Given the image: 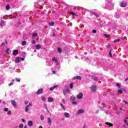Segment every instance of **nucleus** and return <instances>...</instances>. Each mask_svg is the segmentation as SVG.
Here are the masks:
<instances>
[{"mask_svg": "<svg viewBox=\"0 0 128 128\" xmlns=\"http://www.w3.org/2000/svg\"><path fill=\"white\" fill-rule=\"evenodd\" d=\"M24 62V58H20L19 56L16 57L15 58V62L16 64H18L20 62Z\"/></svg>", "mask_w": 128, "mask_h": 128, "instance_id": "obj_1", "label": "nucleus"}, {"mask_svg": "<svg viewBox=\"0 0 128 128\" xmlns=\"http://www.w3.org/2000/svg\"><path fill=\"white\" fill-rule=\"evenodd\" d=\"M32 106V102H30L27 105L25 108L24 110L26 112H28V108H30V107Z\"/></svg>", "mask_w": 128, "mask_h": 128, "instance_id": "obj_2", "label": "nucleus"}, {"mask_svg": "<svg viewBox=\"0 0 128 128\" xmlns=\"http://www.w3.org/2000/svg\"><path fill=\"white\" fill-rule=\"evenodd\" d=\"M44 92V90L42 88L38 89V90L36 92L37 94H42V92Z\"/></svg>", "mask_w": 128, "mask_h": 128, "instance_id": "obj_3", "label": "nucleus"}, {"mask_svg": "<svg viewBox=\"0 0 128 128\" xmlns=\"http://www.w3.org/2000/svg\"><path fill=\"white\" fill-rule=\"evenodd\" d=\"M62 92L64 96H66V92H68V93L70 92V89L68 88H67L66 90H64Z\"/></svg>", "mask_w": 128, "mask_h": 128, "instance_id": "obj_4", "label": "nucleus"}, {"mask_svg": "<svg viewBox=\"0 0 128 128\" xmlns=\"http://www.w3.org/2000/svg\"><path fill=\"white\" fill-rule=\"evenodd\" d=\"M96 86L94 85H92L91 86V87L90 88L92 92H96Z\"/></svg>", "mask_w": 128, "mask_h": 128, "instance_id": "obj_5", "label": "nucleus"}, {"mask_svg": "<svg viewBox=\"0 0 128 128\" xmlns=\"http://www.w3.org/2000/svg\"><path fill=\"white\" fill-rule=\"evenodd\" d=\"M76 98H78V100H82V94L80 93L76 96Z\"/></svg>", "mask_w": 128, "mask_h": 128, "instance_id": "obj_6", "label": "nucleus"}, {"mask_svg": "<svg viewBox=\"0 0 128 128\" xmlns=\"http://www.w3.org/2000/svg\"><path fill=\"white\" fill-rule=\"evenodd\" d=\"M84 110H78L76 114H84Z\"/></svg>", "mask_w": 128, "mask_h": 128, "instance_id": "obj_7", "label": "nucleus"}, {"mask_svg": "<svg viewBox=\"0 0 128 128\" xmlns=\"http://www.w3.org/2000/svg\"><path fill=\"white\" fill-rule=\"evenodd\" d=\"M48 123L50 126H51L52 124V118H50V117L48 118Z\"/></svg>", "mask_w": 128, "mask_h": 128, "instance_id": "obj_8", "label": "nucleus"}, {"mask_svg": "<svg viewBox=\"0 0 128 128\" xmlns=\"http://www.w3.org/2000/svg\"><path fill=\"white\" fill-rule=\"evenodd\" d=\"M11 104L12 106H14V108H16V101L14 100H11Z\"/></svg>", "mask_w": 128, "mask_h": 128, "instance_id": "obj_9", "label": "nucleus"}, {"mask_svg": "<svg viewBox=\"0 0 128 128\" xmlns=\"http://www.w3.org/2000/svg\"><path fill=\"white\" fill-rule=\"evenodd\" d=\"M126 4H127L126 2H122L120 4V6L121 8H126Z\"/></svg>", "mask_w": 128, "mask_h": 128, "instance_id": "obj_10", "label": "nucleus"}, {"mask_svg": "<svg viewBox=\"0 0 128 128\" xmlns=\"http://www.w3.org/2000/svg\"><path fill=\"white\" fill-rule=\"evenodd\" d=\"M73 80H82V77L80 76H77L74 77L73 78Z\"/></svg>", "mask_w": 128, "mask_h": 128, "instance_id": "obj_11", "label": "nucleus"}, {"mask_svg": "<svg viewBox=\"0 0 128 128\" xmlns=\"http://www.w3.org/2000/svg\"><path fill=\"white\" fill-rule=\"evenodd\" d=\"M58 88V85H55V86H54L53 87H51V88H50V90L52 91V90H54V88Z\"/></svg>", "mask_w": 128, "mask_h": 128, "instance_id": "obj_12", "label": "nucleus"}, {"mask_svg": "<svg viewBox=\"0 0 128 128\" xmlns=\"http://www.w3.org/2000/svg\"><path fill=\"white\" fill-rule=\"evenodd\" d=\"M33 124L32 121L30 120L28 122V126H32Z\"/></svg>", "mask_w": 128, "mask_h": 128, "instance_id": "obj_13", "label": "nucleus"}, {"mask_svg": "<svg viewBox=\"0 0 128 128\" xmlns=\"http://www.w3.org/2000/svg\"><path fill=\"white\" fill-rule=\"evenodd\" d=\"M18 54V50H14L13 52L14 56H16V54Z\"/></svg>", "mask_w": 128, "mask_h": 128, "instance_id": "obj_14", "label": "nucleus"}, {"mask_svg": "<svg viewBox=\"0 0 128 128\" xmlns=\"http://www.w3.org/2000/svg\"><path fill=\"white\" fill-rule=\"evenodd\" d=\"M48 102H54V98H48Z\"/></svg>", "mask_w": 128, "mask_h": 128, "instance_id": "obj_15", "label": "nucleus"}, {"mask_svg": "<svg viewBox=\"0 0 128 128\" xmlns=\"http://www.w3.org/2000/svg\"><path fill=\"white\" fill-rule=\"evenodd\" d=\"M6 44H8V41L6 40H5V42H2L1 44V46H4Z\"/></svg>", "mask_w": 128, "mask_h": 128, "instance_id": "obj_16", "label": "nucleus"}, {"mask_svg": "<svg viewBox=\"0 0 128 128\" xmlns=\"http://www.w3.org/2000/svg\"><path fill=\"white\" fill-rule=\"evenodd\" d=\"M76 96H70V100H76Z\"/></svg>", "mask_w": 128, "mask_h": 128, "instance_id": "obj_17", "label": "nucleus"}, {"mask_svg": "<svg viewBox=\"0 0 128 128\" xmlns=\"http://www.w3.org/2000/svg\"><path fill=\"white\" fill-rule=\"evenodd\" d=\"M106 124L107 126H110H110H114V124H112L108 122H106Z\"/></svg>", "mask_w": 128, "mask_h": 128, "instance_id": "obj_18", "label": "nucleus"}, {"mask_svg": "<svg viewBox=\"0 0 128 128\" xmlns=\"http://www.w3.org/2000/svg\"><path fill=\"white\" fill-rule=\"evenodd\" d=\"M35 48L36 50H40V44H36L35 46Z\"/></svg>", "mask_w": 128, "mask_h": 128, "instance_id": "obj_19", "label": "nucleus"}, {"mask_svg": "<svg viewBox=\"0 0 128 128\" xmlns=\"http://www.w3.org/2000/svg\"><path fill=\"white\" fill-rule=\"evenodd\" d=\"M64 116H65L66 118H70V114H68V112H65Z\"/></svg>", "mask_w": 128, "mask_h": 128, "instance_id": "obj_20", "label": "nucleus"}, {"mask_svg": "<svg viewBox=\"0 0 128 128\" xmlns=\"http://www.w3.org/2000/svg\"><path fill=\"white\" fill-rule=\"evenodd\" d=\"M69 14H72V16H76V14L72 12H69Z\"/></svg>", "mask_w": 128, "mask_h": 128, "instance_id": "obj_21", "label": "nucleus"}, {"mask_svg": "<svg viewBox=\"0 0 128 128\" xmlns=\"http://www.w3.org/2000/svg\"><path fill=\"white\" fill-rule=\"evenodd\" d=\"M108 56H110V58H112V50H110L109 52Z\"/></svg>", "mask_w": 128, "mask_h": 128, "instance_id": "obj_22", "label": "nucleus"}, {"mask_svg": "<svg viewBox=\"0 0 128 128\" xmlns=\"http://www.w3.org/2000/svg\"><path fill=\"white\" fill-rule=\"evenodd\" d=\"M10 5L9 4L6 5V10H10Z\"/></svg>", "mask_w": 128, "mask_h": 128, "instance_id": "obj_23", "label": "nucleus"}, {"mask_svg": "<svg viewBox=\"0 0 128 128\" xmlns=\"http://www.w3.org/2000/svg\"><path fill=\"white\" fill-rule=\"evenodd\" d=\"M49 26H54V22H51L49 23Z\"/></svg>", "mask_w": 128, "mask_h": 128, "instance_id": "obj_24", "label": "nucleus"}, {"mask_svg": "<svg viewBox=\"0 0 128 128\" xmlns=\"http://www.w3.org/2000/svg\"><path fill=\"white\" fill-rule=\"evenodd\" d=\"M37 36H38V34L36 33H34L32 36V38H34V37Z\"/></svg>", "mask_w": 128, "mask_h": 128, "instance_id": "obj_25", "label": "nucleus"}, {"mask_svg": "<svg viewBox=\"0 0 128 128\" xmlns=\"http://www.w3.org/2000/svg\"><path fill=\"white\" fill-rule=\"evenodd\" d=\"M26 41H22V46H26Z\"/></svg>", "mask_w": 128, "mask_h": 128, "instance_id": "obj_26", "label": "nucleus"}, {"mask_svg": "<svg viewBox=\"0 0 128 128\" xmlns=\"http://www.w3.org/2000/svg\"><path fill=\"white\" fill-rule=\"evenodd\" d=\"M60 106L62 108L65 110L66 108L64 107V104H60Z\"/></svg>", "mask_w": 128, "mask_h": 128, "instance_id": "obj_27", "label": "nucleus"}, {"mask_svg": "<svg viewBox=\"0 0 128 128\" xmlns=\"http://www.w3.org/2000/svg\"><path fill=\"white\" fill-rule=\"evenodd\" d=\"M32 44H36V40H32Z\"/></svg>", "mask_w": 128, "mask_h": 128, "instance_id": "obj_28", "label": "nucleus"}, {"mask_svg": "<svg viewBox=\"0 0 128 128\" xmlns=\"http://www.w3.org/2000/svg\"><path fill=\"white\" fill-rule=\"evenodd\" d=\"M70 88L72 89L74 88V83H71L70 86Z\"/></svg>", "mask_w": 128, "mask_h": 128, "instance_id": "obj_29", "label": "nucleus"}, {"mask_svg": "<svg viewBox=\"0 0 128 128\" xmlns=\"http://www.w3.org/2000/svg\"><path fill=\"white\" fill-rule=\"evenodd\" d=\"M120 39H117V40H114L113 42H120Z\"/></svg>", "mask_w": 128, "mask_h": 128, "instance_id": "obj_30", "label": "nucleus"}, {"mask_svg": "<svg viewBox=\"0 0 128 128\" xmlns=\"http://www.w3.org/2000/svg\"><path fill=\"white\" fill-rule=\"evenodd\" d=\"M92 14H94V16H96V18H98V15L96 14L95 12H92Z\"/></svg>", "mask_w": 128, "mask_h": 128, "instance_id": "obj_31", "label": "nucleus"}, {"mask_svg": "<svg viewBox=\"0 0 128 128\" xmlns=\"http://www.w3.org/2000/svg\"><path fill=\"white\" fill-rule=\"evenodd\" d=\"M118 92L119 94H122V90H120V89H118Z\"/></svg>", "mask_w": 128, "mask_h": 128, "instance_id": "obj_32", "label": "nucleus"}, {"mask_svg": "<svg viewBox=\"0 0 128 128\" xmlns=\"http://www.w3.org/2000/svg\"><path fill=\"white\" fill-rule=\"evenodd\" d=\"M41 100H42L43 102H46V97L42 96V97L41 98Z\"/></svg>", "mask_w": 128, "mask_h": 128, "instance_id": "obj_33", "label": "nucleus"}, {"mask_svg": "<svg viewBox=\"0 0 128 128\" xmlns=\"http://www.w3.org/2000/svg\"><path fill=\"white\" fill-rule=\"evenodd\" d=\"M52 62H58V60H56V59L54 58L52 59Z\"/></svg>", "mask_w": 128, "mask_h": 128, "instance_id": "obj_34", "label": "nucleus"}, {"mask_svg": "<svg viewBox=\"0 0 128 128\" xmlns=\"http://www.w3.org/2000/svg\"><path fill=\"white\" fill-rule=\"evenodd\" d=\"M92 34H96V30H92Z\"/></svg>", "mask_w": 128, "mask_h": 128, "instance_id": "obj_35", "label": "nucleus"}, {"mask_svg": "<svg viewBox=\"0 0 128 128\" xmlns=\"http://www.w3.org/2000/svg\"><path fill=\"white\" fill-rule=\"evenodd\" d=\"M40 118V120H44V116L42 115Z\"/></svg>", "mask_w": 128, "mask_h": 128, "instance_id": "obj_36", "label": "nucleus"}, {"mask_svg": "<svg viewBox=\"0 0 128 128\" xmlns=\"http://www.w3.org/2000/svg\"><path fill=\"white\" fill-rule=\"evenodd\" d=\"M104 36H105V38H109V36H110V35H108V34H104Z\"/></svg>", "mask_w": 128, "mask_h": 128, "instance_id": "obj_37", "label": "nucleus"}, {"mask_svg": "<svg viewBox=\"0 0 128 128\" xmlns=\"http://www.w3.org/2000/svg\"><path fill=\"white\" fill-rule=\"evenodd\" d=\"M72 104H78V102L76 101L72 102Z\"/></svg>", "mask_w": 128, "mask_h": 128, "instance_id": "obj_38", "label": "nucleus"}, {"mask_svg": "<svg viewBox=\"0 0 128 128\" xmlns=\"http://www.w3.org/2000/svg\"><path fill=\"white\" fill-rule=\"evenodd\" d=\"M24 128V124H20L19 126V128Z\"/></svg>", "mask_w": 128, "mask_h": 128, "instance_id": "obj_39", "label": "nucleus"}, {"mask_svg": "<svg viewBox=\"0 0 128 128\" xmlns=\"http://www.w3.org/2000/svg\"><path fill=\"white\" fill-rule=\"evenodd\" d=\"M58 52H62V48H58Z\"/></svg>", "mask_w": 128, "mask_h": 128, "instance_id": "obj_40", "label": "nucleus"}, {"mask_svg": "<svg viewBox=\"0 0 128 128\" xmlns=\"http://www.w3.org/2000/svg\"><path fill=\"white\" fill-rule=\"evenodd\" d=\"M4 112H8V108H5L4 110Z\"/></svg>", "mask_w": 128, "mask_h": 128, "instance_id": "obj_41", "label": "nucleus"}, {"mask_svg": "<svg viewBox=\"0 0 128 128\" xmlns=\"http://www.w3.org/2000/svg\"><path fill=\"white\" fill-rule=\"evenodd\" d=\"M8 114L9 116L12 114V111L10 110L8 112Z\"/></svg>", "mask_w": 128, "mask_h": 128, "instance_id": "obj_42", "label": "nucleus"}, {"mask_svg": "<svg viewBox=\"0 0 128 128\" xmlns=\"http://www.w3.org/2000/svg\"><path fill=\"white\" fill-rule=\"evenodd\" d=\"M116 85V86H118V88H120V84L117 83Z\"/></svg>", "mask_w": 128, "mask_h": 128, "instance_id": "obj_43", "label": "nucleus"}, {"mask_svg": "<svg viewBox=\"0 0 128 128\" xmlns=\"http://www.w3.org/2000/svg\"><path fill=\"white\" fill-rule=\"evenodd\" d=\"M24 104L26 106L28 104V100L24 101Z\"/></svg>", "mask_w": 128, "mask_h": 128, "instance_id": "obj_44", "label": "nucleus"}, {"mask_svg": "<svg viewBox=\"0 0 128 128\" xmlns=\"http://www.w3.org/2000/svg\"><path fill=\"white\" fill-rule=\"evenodd\" d=\"M107 48H110V44H107Z\"/></svg>", "mask_w": 128, "mask_h": 128, "instance_id": "obj_45", "label": "nucleus"}, {"mask_svg": "<svg viewBox=\"0 0 128 128\" xmlns=\"http://www.w3.org/2000/svg\"><path fill=\"white\" fill-rule=\"evenodd\" d=\"M16 82H20V80L19 79H18V78H16Z\"/></svg>", "mask_w": 128, "mask_h": 128, "instance_id": "obj_46", "label": "nucleus"}, {"mask_svg": "<svg viewBox=\"0 0 128 128\" xmlns=\"http://www.w3.org/2000/svg\"><path fill=\"white\" fill-rule=\"evenodd\" d=\"M22 122H26V120H24V118H22Z\"/></svg>", "mask_w": 128, "mask_h": 128, "instance_id": "obj_47", "label": "nucleus"}, {"mask_svg": "<svg viewBox=\"0 0 128 128\" xmlns=\"http://www.w3.org/2000/svg\"><path fill=\"white\" fill-rule=\"evenodd\" d=\"M102 106H103V108H104V106H106V104L104 103H102Z\"/></svg>", "mask_w": 128, "mask_h": 128, "instance_id": "obj_48", "label": "nucleus"}, {"mask_svg": "<svg viewBox=\"0 0 128 128\" xmlns=\"http://www.w3.org/2000/svg\"><path fill=\"white\" fill-rule=\"evenodd\" d=\"M124 122L125 124H128V122H127V121H126V120H124Z\"/></svg>", "mask_w": 128, "mask_h": 128, "instance_id": "obj_49", "label": "nucleus"}, {"mask_svg": "<svg viewBox=\"0 0 128 128\" xmlns=\"http://www.w3.org/2000/svg\"><path fill=\"white\" fill-rule=\"evenodd\" d=\"M10 50V49H7L6 50V54H8V51Z\"/></svg>", "mask_w": 128, "mask_h": 128, "instance_id": "obj_50", "label": "nucleus"}, {"mask_svg": "<svg viewBox=\"0 0 128 128\" xmlns=\"http://www.w3.org/2000/svg\"><path fill=\"white\" fill-rule=\"evenodd\" d=\"M14 84V83H10L8 84L9 86H12Z\"/></svg>", "mask_w": 128, "mask_h": 128, "instance_id": "obj_51", "label": "nucleus"}, {"mask_svg": "<svg viewBox=\"0 0 128 128\" xmlns=\"http://www.w3.org/2000/svg\"><path fill=\"white\" fill-rule=\"evenodd\" d=\"M52 74H56V71H54V70H52Z\"/></svg>", "mask_w": 128, "mask_h": 128, "instance_id": "obj_52", "label": "nucleus"}, {"mask_svg": "<svg viewBox=\"0 0 128 128\" xmlns=\"http://www.w3.org/2000/svg\"><path fill=\"white\" fill-rule=\"evenodd\" d=\"M124 104H128V102L126 101V100H124Z\"/></svg>", "mask_w": 128, "mask_h": 128, "instance_id": "obj_53", "label": "nucleus"}, {"mask_svg": "<svg viewBox=\"0 0 128 128\" xmlns=\"http://www.w3.org/2000/svg\"><path fill=\"white\" fill-rule=\"evenodd\" d=\"M38 128H42V126H40L38 127Z\"/></svg>", "mask_w": 128, "mask_h": 128, "instance_id": "obj_54", "label": "nucleus"}, {"mask_svg": "<svg viewBox=\"0 0 128 128\" xmlns=\"http://www.w3.org/2000/svg\"><path fill=\"white\" fill-rule=\"evenodd\" d=\"M24 128H28V127L26 126H24Z\"/></svg>", "mask_w": 128, "mask_h": 128, "instance_id": "obj_55", "label": "nucleus"}, {"mask_svg": "<svg viewBox=\"0 0 128 128\" xmlns=\"http://www.w3.org/2000/svg\"><path fill=\"white\" fill-rule=\"evenodd\" d=\"M52 36H55L54 34H52Z\"/></svg>", "mask_w": 128, "mask_h": 128, "instance_id": "obj_56", "label": "nucleus"}, {"mask_svg": "<svg viewBox=\"0 0 128 128\" xmlns=\"http://www.w3.org/2000/svg\"><path fill=\"white\" fill-rule=\"evenodd\" d=\"M3 104H6V102H3Z\"/></svg>", "mask_w": 128, "mask_h": 128, "instance_id": "obj_57", "label": "nucleus"}, {"mask_svg": "<svg viewBox=\"0 0 128 128\" xmlns=\"http://www.w3.org/2000/svg\"><path fill=\"white\" fill-rule=\"evenodd\" d=\"M82 28V26H80V28Z\"/></svg>", "mask_w": 128, "mask_h": 128, "instance_id": "obj_58", "label": "nucleus"}, {"mask_svg": "<svg viewBox=\"0 0 128 128\" xmlns=\"http://www.w3.org/2000/svg\"><path fill=\"white\" fill-rule=\"evenodd\" d=\"M126 118V120H128V117Z\"/></svg>", "mask_w": 128, "mask_h": 128, "instance_id": "obj_59", "label": "nucleus"}, {"mask_svg": "<svg viewBox=\"0 0 128 128\" xmlns=\"http://www.w3.org/2000/svg\"><path fill=\"white\" fill-rule=\"evenodd\" d=\"M124 38L122 37V38Z\"/></svg>", "mask_w": 128, "mask_h": 128, "instance_id": "obj_60", "label": "nucleus"}, {"mask_svg": "<svg viewBox=\"0 0 128 128\" xmlns=\"http://www.w3.org/2000/svg\"><path fill=\"white\" fill-rule=\"evenodd\" d=\"M120 110H122V108H120Z\"/></svg>", "mask_w": 128, "mask_h": 128, "instance_id": "obj_61", "label": "nucleus"}, {"mask_svg": "<svg viewBox=\"0 0 128 128\" xmlns=\"http://www.w3.org/2000/svg\"><path fill=\"white\" fill-rule=\"evenodd\" d=\"M96 80H98V78H96Z\"/></svg>", "mask_w": 128, "mask_h": 128, "instance_id": "obj_62", "label": "nucleus"}, {"mask_svg": "<svg viewBox=\"0 0 128 128\" xmlns=\"http://www.w3.org/2000/svg\"><path fill=\"white\" fill-rule=\"evenodd\" d=\"M127 124V126H128V124Z\"/></svg>", "mask_w": 128, "mask_h": 128, "instance_id": "obj_63", "label": "nucleus"}]
</instances>
